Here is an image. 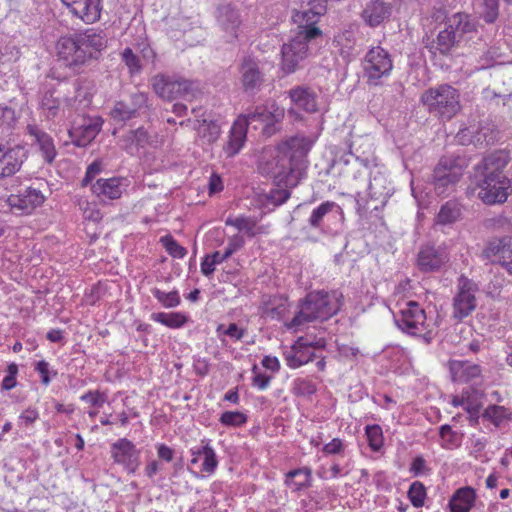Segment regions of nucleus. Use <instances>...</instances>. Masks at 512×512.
<instances>
[{
  "label": "nucleus",
  "instance_id": "obj_1",
  "mask_svg": "<svg viewBox=\"0 0 512 512\" xmlns=\"http://www.w3.org/2000/svg\"><path fill=\"white\" fill-rule=\"evenodd\" d=\"M312 145L313 140L309 137H291L278 146L277 155L272 160L261 164V173L273 178L277 185L263 196L264 205L277 207L290 198L289 189L297 186L306 175L307 154Z\"/></svg>",
  "mask_w": 512,
  "mask_h": 512
},
{
  "label": "nucleus",
  "instance_id": "obj_2",
  "mask_svg": "<svg viewBox=\"0 0 512 512\" xmlns=\"http://www.w3.org/2000/svg\"><path fill=\"white\" fill-rule=\"evenodd\" d=\"M509 162L507 152L498 150L487 155L475 167L474 184L478 190L477 196L485 204L504 203L510 192V180L503 170Z\"/></svg>",
  "mask_w": 512,
  "mask_h": 512
},
{
  "label": "nucleus",
  "instance_id": "obj_3",
  "mask_svg": "<svg viewBox=\"0 0 512 512\" xmlns=\"http://www.w3.org/2000/svg\"><path fill=\"white\" fill-rule=\"evenodd\" d=\"M106 43L102 31L87 29L83 33L60 37L56 49L59 60L72 70L79 71L89 61L98 58Z\"/></svg>",
  "mask_w": 512,
  "mask_h": 512
},
{
  "label": "nucleus",
  "instance_id": "obj_4",
  "mask_svg": "<svg viewBox=\"0 0 512 512\" xmlns=\"http://www.w3.org/2000/svg\"><path fill=\"white\" fill-rule=\"evenodd\" d=\"M341 298L342 294L337 290L308 293L300 301V309L287 327L292 329L316 320H328L340 310L342 306Z\"/></svg>",
  "mask_w": 512,
  "mask_h": 512
},
{
  "label": "nucleus",
  "instance_id": "obj_5",
  "mask_svg": "<svg viewBox=\"0 0 512 512\" xmlns=\"http://www.w3.org/2000/svg\"><path fill=\"white\" fill-rule=\"evenodd\" d=\"M421 102L428 112L441 121H449L461 110L460 93L449 84H441L427 89Z\"/></svg>",
  "mask_w": 512,
  "mask_h": 512
},
{
  "label": "nucleus",
  "instance_id": "obj_6",
  "mask_svg": "<svg viewBox=\"0 0 512 512\" xmlns=\"http://www.w3.org/2000/svg\"><path fill=\"white\" fill-rule=\"evenodd\" d=\"M396 326L404 333L420 337L425 343L434 338L435 322L416 301H408L394 316Z\"/></svg>",
  "mask_w": 512,
  "mask_h": 512
},
{
  "label": "nucleus",
  "instance_id": "obj_7",
  "mask_svg": "<svg viewBox=\"0 0 512 512\" xmlns=\"http://www.w3.org/2000/svg\"><path fill=\"white\" fill-rule=\"evenodd\" d=\"M343 220L342 208L333 201H325L312 210L307 223L311 229L322 234H335Z\"/></svg>",
  "mask_w": 512,
  "mask_h": 512
},
{
  "label": "nucleus",
  "instance_id": "obj_8",
  "mask_svg": "<svg viewBox=\"0 0 512 512\" xmlns=\"http://www.w3.org/2000/svg\"><path fill=\"white\" fill-rule=\"evenodd\" d=\"M320 29H310L306 35H295L289 43L282 46L281 54V68L286 74L294 73L301 61H303L308 54V42L321 35Z\"/></svg>",
  "mask_w": 512,
  "mask_h": 512
},
{
  "label": "nucleus",
  "instance_id": "obj_9",
  "mask_svg": "<svg viewBox=\"0 0 512 512\" xmlns=\"http://www.w3.org/2000/svg\"><path fill=\"white\" fill-rule=\"evenodd\" d=\"M450 261V251L445 244H422L416 256V267L422 273L444 271Z\"/></svg>",
  "mask_w": 512,
  "mask_h": 512
},
{
  "label": "nucleus",
  "instance_id": "obj_10",
  "mask_svg": "<svg viewBox=\"0 0 512 512\" xmlns=\"http://www.w3.org/2000/svg\"><path fill=\"white\" fill-rule=\"evenodd\" d=\"M393 63L390 54L380 46L371 48L363 61L364 76L370 85H379L380 79L390 75Z\"/></svg>",
  "mask_w": 512,
  "mask_h": 512
},
{
  "label": "nucleus",
  "instance_id": "obj_11",
  "mask_svg": "<svg viewBox=\"0 0 512 512\" xmlns=\"http://www.w3.org/2000/svg\"><path fill=\"white\" fill-rule=\"evenodd\" d=\"M477 285L469 278L461 275L458 279L457 292L452 303V318L462 321L468 317L477 306L475 293Z\"/></svg>",
  "mask_w": 512,
  "mask_h": 512
},
{
  "label": "nucleus",
  "instance_id": "obj_12",
  "mask_svg": "<svg viewBox=\"0 0 512 512\" xmlns=\"http://www.w3.org/2000/svg\"><path fill=\"white\" fill-rule=\"evenodd\" d=\"M284 112L275 103L270 105H259L248 111L246 114L240 115L237 119L245 121V126L248 127L254 123L263 125L262 133L269 137L273 135L277 128L276 124L281 121Z\"/></svg>",
  "mask_w": 512,
  "mask_h": 512
},
{
  "label": "nucleus",
  "instance_id": "obj_13",
  "mask_svg": "<svg viewBox=\"0 0 512 512\" xmlns=\"http://www.w3.org/2000/svg\"><path fill=\"white\" fill-rule=\"evenodd\" d=\"M240 82L244 92L256 94L266 81L261 61L251 55L244 56L238 66Z\"/></svg>",
  "mask_w": 512,
  "mask_h": 512
},
{
  "label": "nucleus",
  "instance_id": "obj_14",
  "mask_svg": "<svg viewBox=\"0 0 512 512\" xmlns=\"http://www.w3.org/2000/svg\"><path fill=\"white\" fill-rule=\"evenodd\" d=\"M150 109L149 95L145 92H136L130 95L128 101L115 102L110 111V116L114 121L126 122Z\"/></svg>",
  "mask_w": 512,
  "mask_h": 512
},
{
  "label": "nucleus",
  "instance_id": "obj_15",
  "mask_svg": "<svg viewBox=\"0 0 512 512\" xmlns=\"http://www.w3.org/2000/svg\"><path fill=\"white\" fill-rule=\"evenodd\" d=\"M28 158V150L22 144H0V180L15 175Z\"/></svg>",
  "mask_w": 512,
  "mask_h": 512
},
{
  "label": "nucleus",
  "instance_id": "obj_16",
  "mask_svg": "<svg viewBox=\"0 0 512 512\" xmlns=\"http://www.w3.org/2000/svg\"><path fill=\"white\" fill-rule=\"evenodd\" d=\"M111 457L130 474L135 473L141 463L140 450L127 438H120L111 445Z\"/></svg>",
  "mask_w": 512,
  "mask_h": 512
},
{
  "label": "nucleus",
  "instance_id": "obj_17",
  "mask_svg": "<svg viewBox=\"0 0 512 512\" xmlns=\"http://www.w3.org/2000/svg\"><path fill=\"white\" fill-rule=\"evenodd\" d=\"M103 121L99 117H81L75 120L68 130L72 143L77 147H86L99 134Z\"/></svg>",
  "mask_w": 512,
  "mask_h": 512
},
{
  "label": "nucleus",
  "instance_id": "obj_18",
  "mask_svg": "<svg viewBox=\"0 0 512 512\" xmlns=\"http://www.w3.org/2000/svg\"><path fill=\"white\" fill-rule=\"evenodd\" d=\"M485 258L498 262L512 275V236H504L490 240L483 250Z\"/></svg>",
  "mask_w": 512,
  "mask_h": 512
},
{
  "label": "nucleus",
  "instance_id": "obj_19",
  "mask_svg": "<svg viewBox=\"0 0 512 512\" xmlns=\"http://www.w3.org/2000/svg\"><path fill=\"white\" fill-rule=\"evenodd\" d=\"M192 113L196 117L194 129L197 137L203 144H212L220 136V125L213 119L206 116L202 108H193Z\"/></svg>",
  "mask_w": 512,
  "mask_h": 512
},
{
  "label": "nucleus",
  "instance_id": "obj_20",
  "mask_svg": "<svg viewBox=\"0 0 512 512\" xmlns=\"http://www.w3.org/2000/svg\"><path fill=\"white\" fill-rule=\"evenodd\" d=\"M70 12L83 22L91 24L100 19L101 0H61Z\"/></svg>",
  "mask_w": 512,
  "mask_h": 512
},
{
  "label": "nucleus",
  "instance_id": "obj_21",
  "mask_svg": "<svg viewBox=\"0 0 512 512\" xmlns=\"http://www.w3.org/2000/svg\"><path fill=\"white\" fill-rule=\"evenodd\" d=\"M393 5L387 0H367L361 13L364 22L370 27H377L389 19Z\"/></svg>",
  "mask_w": 512,
  "mask_h": 512
},
{
  "label": "nucleus",
  "instance_id": "obj_22",
  "mask_svg": "<svg viewBox=\"0 0 512 512\" xmlns=\"http://www.w3.org/2000/svg\"><path fill=\"white\" fill-rule=\"evenodd\" d=\"M283 355L287 366L292 369L307 364L315 357V353L311 351V343L303 336L299 337Z\"/></svg>",
  "mask_w": 512,
  "mask_h": 512
},
{
  "label": "nucleus",
  "instance_id": "obj_23",
  "mask_svg": "<svg viewBox=\"0 0 512 512\" xmlns=\"http://www.w3.org/2000/svg\"><path fill=\"white\" fill-rule=\"evenodd\" d=\"M45 201L43 193L34 187H27L17 195H10L8 203L12 208L29 214Z\"/></svg>",
  "mask_w": 512,
  "mask_h": 512
},
{
  "label": "nucleus",
  "instance_id": "obj_24",
  "mask_svg": "<svg viewBox=\"0 0 512 512\" xmlns=\"http://www.w3.org/2000/svg\"><path fill=\"white\" fill-rule=\"evenodd\" d=\"M291 102L297 108L307 112L315 113L319 110V95L314 88L306 85H299L288 92Z\"/></svg>",
  "mask_w": 512,
  "mask_h": 512
},
{
  "label": "nucleus",
  "instance_id": "obj_25",
  "mask_svg": "<svg viewBox=\"0 0 512 512\" xmlns=\"http://www.w3.org/2000/svg\"><path fill=\"white\" fill-rule=\"evenodd\" d=\"M155 142L156 137L143 126L129 130L120 138L121 147L131 155L138 152L140 148L153 145Z\"/></svg>",
  "mask_w": 512,
  "mask_h": 512
},
{
  "label": "nucleus",
  "instance_id": "obj_26",
  "mask_svg": "<svg viewBox=\"0 0 512 512\" xmlns=\"http://www.w3.org/2000/svg\"><path fill=\"white\" fill-rule=\"evenodd\" d=\"M368 195L370 202H376L372 210L383 208L389 197L391 196V188L389 182L384 174L377 172L370 179L368 186Z\"/></svg>",
  "mask_w": 512,
  "mask_h": 512
},
{
  "label": "nucleus",
  "instance_id": "obj_27",
  "mask_svg": "<svg viewBox=\"0 0 512 512\" xmlns=\"http://www.w3.org/2000/svg\"><path fill=\"white\" fill-rule=\"evenodd\" d=\"M26 129L33 137V143L38 145L44 161L51 164L57 155L52 137L35 124H29Z\"/></svg>",
  "mask_w": 512,
  "mask_h": 512
},
{
  "label": "nucleus",
  "instance_id": "obj_28",
  "mask_svg": "<svg viewBox=\"0 0 512 512\" xmlns=\"http://www.w3.org/2000/svg\"><path fill=\"white\" fill-rule=\"evenodd\" d=\"M122 181L123 179L119 177L109 179L100 178L91 185V191L102 200L119 199L123 192Z\"/></svg>",
  "mask_w": 512,
  "mask_h": 512
},
{
  "label": "nucleus",
  "instance_id": "obj_29",
  "mask_svg": "<svg viewBox=\"0 0 512 512\" xmlns=\"http://www.w3.org/2000/svg\"><path fill=\"white\" fill-rule=\"evenodd\" d=\"M153 91L162 99L172 101L179 98V79L157 74L151 79Z\"/></svg>",
  "mask_w": 512,
  "mask_h": 512
},
{
  "label": "nucleus",
  "instance_id": "obj_30",
  "mask_svg": "<svg viewBox=\"0 0 512 512\" xmlns=\"http://www.w3.org/2000/svg\"><path fill=\"white\" fill-rule=\"evenodd\" d=\"M453 381L468 383L481 377V367L469 361L453 360L449 363Z\"/></svg>",
  "mask_w": 512,
  "mask_h": 512
},
{
  "label": "nucleus",
  "instance_id": "obj_31",
  "mask_svg": "<svg viewBox=\"0 0 512 512\" xmlns=\"http://www.w3.org/2000/svg\"><path fill=\"white\" fill-rule=\"evenodd\" d=\"M246 134L245 121L236 119L230 129L228 141L223 146V151L227 157H233L240 152L246 141Z\"/></svg>",
  "mask_w": 512,
  "mask_h": 512
},
{
  "label": "nucleus",
  "instance_id": "obj_32",
  "mask_svg": "<svg viewBox=\"0 0 512 512\" xmlns=\"http://www.w3.org/2000/svg\"><path fill=\"white\" fill-rule=\"evenodd\" d=\"M217 19L221 27L229 33L231 39H236L240 25L238 11L230 4L221 5L218 7Z\"/></svg>",
  "mask_w": 512,
  "mask_h": 512
},
{
  "label": "nucleus",
  "instance_id": "obj_33",
  "mask_svg": "<svg viewBox=\"0 0 512 512\" xmlns=\"http://www.w3.org/2000/svg\"><path fill=\"white\" fill-rule=\"evenodd\" d=\"M257 222L256 218L244 215L238 217L229 216L225 220V224L227 226L235 227L237 230L244 232L249 238H253L256 235L266 232V228L264 226H259Z\"/></svg>",
  "mask_w": 512,
  "mask_h": 512
},
{
  "label": "nucleus",
  "instance_id": "obj_34",
  "mask_svg": "<svg viewBox=\"0 0 512 512\" xmlns=\"http://www.w3.org/2000/svg\"><path fill=\"white\" fill-rule=\"evenodd\" d=\"M476 499L475 490L471 487L458 489L449 501L451 512H469Z\"/></svg>",
  "mask_w": 512,
  "mask_h": 512
},
{
  "label": "nucleus",
  "instance_id": "obj_35",
  "mask_svg": "<svg viewBox=\"0 0 512 512\" xmlns=\"http://www.w3.org/2000/svg\"><path fill=\"white\" fill-rule=\"evenodd\" d=\"M462 216V205L455 200H449L441 205L434 219V225L447 226L457 222Z\"/></svg>",
  "mask_w": 512,
  "mask_h": 512
},
{
  "label": "nucleus",
  "instance_id": "obj_36",
  "mask_svg": "<svg viewBox=\"0 0 512 512\" xmlns=\"http://www.w3.org/2000/svg\"><path fill=\"white\" fill-rule=\"evenodd\" d=\"M312 481V470L309 467H302L286 473L285 484L293 492H299L309 488Z\"/></svg>",
  "mask_w": 512,
  "mask_h": 512
},
{
  "label": "nucleus",
  "instance_id": "obj_37",
  "mask_svg": "<svg viewBox=\"0 0 512 512\" xmlns=\"http://www.w3.org/2000/svg\"><path fill=\"white\" fill-rule=\"evenodd\" d=\"M446 27L452 30L460 41L463 35L471 33L476 30L475 23L471 17L466 13H455L447 18Z\"/></svg>",
  "mask_w": 512,
  "mask_h": 512
},
{
  "label": "nucleus",
  "instance_id": "obj_38",
  "mask_svg": "<svg viewBox=\"0 0 512 512\" xmlns=\"http://www.w3.org/2000/svg\"><path fill=\"white\" fill-rule=\"evenodd\" d=\"M466 167L465 159L459 156L442 157L435 168H441L440 174L451 179H461Z\"/></svg>",
  "mask_w": 512,
  "mask_h": 512
},
{
  "label": "nucleus",
  "instance_id": "obj_39",
  "mask_svg": "<svg viewBox=\"0 0 512 512\" xmlns=\"http://www.w3.org/2000/svg\"><path fill=\"white\" fill-rule=\"evenodd\" d=\"M60 97L58 91L53 87H47L42 93L40 107L46 118L52 119L57 116L60 108Z\"/></svg>",
  "mask_w": 512,
  "mask_h": 512
},
{
  "label": "nucleus",
  "instance_id": "obj_40",
  "mask_svg": "<svg viewBox=\"0 0 512 512\" xmlns=\"http://www.w3.org/2000/svg\"><path fill=\"white\" fill-rule=\"evenodd\" d=\"M151 319L172 329L183 327L189 320L188 316L181 312H157L151 314Z\"/></svg>",
  "mask_w": 512,
  "mask_h": 512
},
{
  "label": "nucleus",
  "instance_id": "obj_41",
  "mask_svg": "<svg viewBox=\"0 0 512 512\" xmlns=\"http://www.w3.org/2000/svg\"><path fill=\"white\" fill-rule=\"evenodd\" d=\"M313 10L308 8L303 11H297L293 15V21L298 25L299 31L296 35H306L310 29H318L315 24L319 21V16L312 18Z\"/></svg>",
  "mask_w": 512,
  "mask_h": 512
},
{
  "label": "nucleus",
  "instance_id": "obj_42",
  "mask_svg": "<svg viewBox=\"0 0 512 512\" xmlns=\"http://www.w3.org/2000/svg\"><path fill=\"white\" fill-rule=\"evenodd\" d=\"M441 168H434L433 171V186L437 195H446L454 190L455 185L460 179L448 178L445 174H440Z\"/></svg>",
  "mask_w": 512,
  "mask_h": 512
},
{
  "label": "nucleus",
  "instance_id": "obj_43",
  "mask_svg": "<svg viewBox=\"0 0 512 512\" xmlns=\"http://www.w3.org/2000/svg\"><path fill=\"white\" fill-rule=\"evenodd\" d=\"M459 42L454 32L447 27L437 35L435 49L442 55H448L451 49Z\"/></svg>",
  "mask_w": 512,
  "mask_h": 512
},
{
  "label": "nucleus",
  "instance_id": "obj_44",
  "mask_svg": "<svg viewBox=\"0 0 512 512\" xmlns=\"http://www.w3.org/2000/svg\"><path fill=\"white\" fill-rule=\"evenodd\" d=\"M335 45L339 48L341 55L349 56L354 49L356 38L352 30H345L334 38Z\"/></svg>",
  "mask_w": 512,
  "mask_h": 512
},
{
  "label": "nucleus",
  "instance_id": "obj_45",
  "mask_svg": "<svg viewBox=\"0 0 512 512\" xmlns=\"http://www.w3.org/2000/svg\"><path fill=\"white\" fill-rule=\"evenodd\" d=\"M483 420L493 423L499 427L508 417V411L504 406L489 405L481 415Z\"/></svg>",
  "mask_w": 512,
  "mask_h": 512
},
{
  "label": "nucleus",
  "instance_id": "obj_46",
  "mask_svg": "<svg viewBox=\"0 0 512 512\" xmlns=\"http://www.w3.org/2000/svg\"><path fill=\"white\" fill-rule=\"evenodd\" d=\"M365 435L371 450L374 452L380 451L384 444L382 428L378 424L367 425Z\"/></svg>",
  "mask_w": 512,
  "mask_h": 512
},
{
  "label": "nucleus",
  "instance_id": "obj_47",
  "mask_svg": "<svg viewBox=\"0 0 512 512\" xmlns=\"http://www.w3.org/2000/svg\"><path fill=\"white\" fill-rule=\"evenodd\" d=\"M151 292L164 308L177 307L181 302L180 295L177 290L164 292L158 288H153Z\"/></svg>",
  "mask_w": 512,
  "mask_h": 512
},
{
  "label": "nucleus",
  "instance_id": "obj_48",
  "mask_svg": "<svg viewBox=\"0 0 512 512\" xmlns=\"http://www.w3.org/2000/svg\"><path fill=\"white\" fill-rule=\"evenodd\" d=\"M407 496L415 508L423 507L427 496L424 484L420 481L413 482L408 489Z\"/></svg>",
  "mask_w": 512,
  "mask_h": 512
},
{
  "label": "nucleus",
  "instance_id": "obj_49",
  "mask_svg": "<svg viewBox=\"0 0 512 512\" xmlns=\"http://www.w3.org/2000/svg\"><path fill=\"white\" fill-rule=\"evenodd\" d=\"M499 3L500 0H483L481 4L480 15L482 19L488 23H494L499 16Z\"/></svg>",
  "mask_w": 512,
  "mask_h": 512
},
{
  "label": "nucleus",
  "instance_id": "obj_50",
  "mask_svg": "<svg viewBox=\"0 0 512 512\" xmlns=\"http://www.w3.org/2000/svg\"><path fill=\"white\" fill-rule=\"evenodd\" d=\"M292 391L296 396L308 397L316 393V384L308 378H297L293 382Z\"/></svg>",
  "mask_w": 512,
  "mask_h": 512
},
{
  "label": "nucleus",
  "instance_id": "obj_51",
  "mask_svg": "<svg viewBox=\"0 0 512 512\" xmlns=\"http://www.w3.org/2000/svg\"><path fill=\"white\" fill-rule=\"evenodd\" d=\"M216 332L220 340L223 342L224 340L221 338V336H228L231 339L238 341L246 335L247 330L245 328L239 327L236 323H230L228 326L224 324L218 325Z\"/></svg>",
  "mask_w": 512,
  "mask_h": 512
},
{
  "label": "nucleus",
  "instance_id": "obj_52",
  "mask_svg": "<svg viewBox=\"0 0 512 512\" xmlns=\"http://www.w3.org/2000/svg\"><path fill=\"white\" fill-rule=\"evenodd\" d=\"M160 243L164 246L168 254L174 258H184L187 254L186 248L181 246L171 235H165L160 238Z\"/></svg>",
  "mask_w": 512,
  "mask_h": 512
},
{
  "label": "nucleus",
  "instance_id": "obj_53",
  "mask_svg": "<svg viewBox=\"0 0 512 512\" xmlns=\"http://www.w3.org/2000/svg\"><path fill=\"white\" fill-rule=\"evenodd\" d=\"M179 90V98L191 100L201 92L200 83L198 81L179 78Z\"/></svg>",
  "mask_w": 512,
  "mask_h": 512
},
{
  "label": "nucleus",
  "instance_id": "obj_54",
  "mask_svg": "<svg viewBox=\"0 0 512 512\" xmlns=\"http://www.w3.org/2000/svg\"><path fill=\"white\" fill-rule=\"evenodd\" d=\"M122 62L128 68L129 74L134 76L142 70L139 57L129 47L125 48L121 53Z\"/></svg>",
  "mask_w": 512,
  "mask_h": 512
},
{
  "label": "nucleus",
  "instance_id": "obj_55",
  "mask_svg": "<svg viewBox=\"0 0 512 512\" xmlns=\"http://www.w3.org/2000/svg\"><path fill=\"white\" fill-rule=\"evenodd\" d=\"M247 416L239 411H225L219 421L224 426L240 427L247 422Z\"/></svg>",
  "mask_w": 512,
  "mask_h": 512
},
{
  "label": "nucleus",
  "instance_id": "obj_56",
  "mask_svg": "<svg viewBox=\"0 0 512 512\" xmlns=\"http://www.w3.org/2000/svg\"><path fill=\"white\" fill-rule=\"evenodd\" d=\"M203 452V463H202V472H206L209 474L214 473L218 466V460L216 453L210 443H206V450Z\"/></svg>",
  "mask_w": 512,
  "mask_h": 512
},
{
  "label": "nucleus",
  "instance_id": "obj_57",
  "mask_svg": "<svg viewBox=\"0 0 512 512\" xmlns=\"http://www.w3.org/2000/svg\"><path fill=\"white\" fill-rule=\"evenodd\" d=\"M439 435L442 440V446L446 449H451L458 446L457 434L452 431L449 425H443L440 427Z\"/></svg>",
  "mask_w": 512,
  "mask_h": 512
},
{
  "label": "nucleus",
  "instance_id": "obj_58",
  "mask_svg": "<svg viewBox=\"0 0 512 512\" xmlns=\"http://www.w3.org/2000/svg\"><path fill=\"white\" fill-rule=\"evenodd\" d=\"M39 419V412L36 408H26L18 417L20 427H30Z\"/></svg>",
  "mask_w": 512,
  "mask_h": 512
},
{
  "label": "nucleus",
  "instance_id": "obj_59",
  "mask_svg": "<svg viewBox=\"0 0 512 512\" xmlns=\"http://www.w3.org/2000/svg\"><path fill=\"white\" fill-rule=\"evenodd\" d=\"M15 122V110L11 107L0 105V127L10 129Z\"/></svg>",
  "mask_w": 512,
  "mask_h": 512
},
{
  "label": "nucleus",
  "instance_id": "obj_60",
  "mask_svg": "<svg viewBox=\"0 0 512 512\" xmlns=\"http://www.w3.org/2000/svg\"><path fill=\"white\" fill-rule=\"evenodd\" d=\"M80 399L82 401H85V402L91 404L92 406L100 408L107 401V396L105 393H102L98 390H96V391L90 390L87 393L83 394L80 397Z\"/></svg>",
  "mask_w": 512,
  "mask_h": 512
},
{
  "label": "nucleus",
  "instance_id": "obj_61",
  "mask_svg": "<svg viewBox=\"0 0 512 512\" xmlns=\"http://www.w3.org/2000/svg\"><path fill=\"white\" fill-rule=\"evenodd\" d=\"M18 374V366L16 363H10L7 366V375L4 377L2 381V389L3 390H11L16 384V376Z\"/></svg>",
  "mask_w": 512,
  "mask_h": 512
},
{
  "label": "nucleus",
  "instance_id": "obj_62",
  "mask_svg": "<svg viewBox=\"0 0 512 512\" xmlns=\"http://www.w3.org/2000/svg\"><path fill=\"white\" fill-rule=\"evenodd\" d=\"M34 369L36 372L39 373V375L41 377V383L44 384L45 386L49 385V383L51 382V377H50L51 371H50L49 363L45 360H40V361L36 362ZM52 375L56 376L57 372L52 371Z\"/></svg>",
  "mask_w": 512,
  "mask_h": 512
},
{
  "label": "nucleus",
  "instance_id": "obj_63",
  "mask_svg": "<svg viewBox=\"0 0 512 512\" xmlns=\"http://www.w3.org/2000/svg\"><path fill=\"white\" fill-rule=\"evenodd\" d=\"M102 171L101 161H93L86 170L85 177L81 181L83 187L88 186L92 180Z\"/></svg>",
  "mask_w": 512,
  "mask_h": 512
},
{
  "label": "nucleus",
  "instance_id": "obj_64",
  "mask_svg": "<svg viewBox=\"0 0 512 512\" xmlns=\"http://www.w3.org/2000/svg\"><path fill=\"white\" fill-rule=\"evenodd\" d=\"M257 370V366L254 365L252 369V372L254 374L252 379V385L260 390H265L269 386L272 376L265 373H260Z\"/></svg>",
  "mask_w": 512,
  "mask_h": 512
}]
</instances>
